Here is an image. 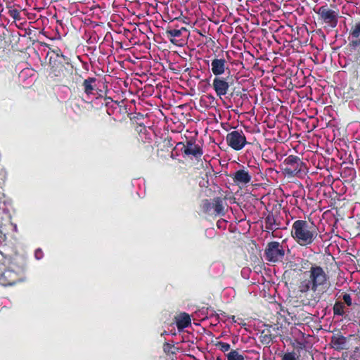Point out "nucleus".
Returning a JSON list of instances; mask_svg holds the SVG:
<instances>
[{
	"label": "nucleus",
	"mask_w": 360,
	"mask_h": 360,
	"mask_svg": "<svg viewBox=\"0 0 360 360\" xmlns=\"http://www.w3.org/2000/svg\"><path fill=\"white\" fill-rule=\"evenodd\" d=\"M330 277L323 267L316 264L302 274L297 288L300 303L304 306L315 307L329 285Z\"/></svg>",
	"instance_id": "f257e3e1"
},
{
	"label": "nucleus",
	"mask_w": 360,
	"mask_h": 360,
	"mask_svg": "<svg viewBox=\"0 0 360 360\" xmlns=\"http://www.w3.org/2000/svg\"><path fill=\"white\" fill-rule=\"evenodd\" d=\"M318 234L319 229L312 221L298 219L292 224L291 236L301 246L311 245L316 239Z\"/></svg>",
	"instance_id": "f03ea898"
},
{
	"label": "nucleus",
	"mask_w": 360,
	"mask_h": 360,
	"mask_svg": "<svg viewBox=\"0 0 360 360\" xmlns=\"http://www.w3.org/2000/svg\"><path fill=\"white\" fill-rule=\"evenodd\" d=\"M26 269V260L24 257L18 256L13 258L8 267L3 271L0 276L1 284L9 286L24 281Z\"/></svg>",
	"instance_id": "7ed1b4c3"
},
{
	"label": "nucleus",
	"mask_w": 360,
	"mask_h": 360,
	"mask_svg": "<svg viewBox=\"0 0 360 360\" xmlns=\"http://www.w3.org/2000/svg\"><path fill=\"white\" fill-rule=\"evenodd\" d=\"M282 172L288 178H304L307 172V164L297 155H290L287 156L282 163Z\"/></svg>",
	"instance_id": "20e7f679"
},
{
	"label": "nucleus",
	"mask_w": 360,
	"mask_h": 360,
	"mask_svg": "<svg viewBox=\"0 0 360 360\" xmlns=\"http://www.w3.org/2000/svg\"><path fill=\"white\" fill-rule=\"evenodd\" d=\"M318 15V22L323 25L324 28L334 29L337 27L340 18V11L336 6L325 4L314 9Z\"/></svg>",
	"instance_id": "39448f33"
},
{
	"label": "nucleus",
	"mask_w": 360,
	"mask_h": 360,
	"mask_svg": "<svg viewBox=\"0 0 360 360\" xmlns=\"http://www.w3.org/2000/svg\"><path fill=\"white\" fill-rule=\"evenodd\" d=\"M226 198L214 197L212 200H202L200 203V209L208 215L224 216L226 214Z\"/></svg>",
	"instance_id": "423d86ee"
},
{
	"label": "nucleus",
	"mask_w": 360,
	"mask_h": 360,
	"mask_svg": "<svg viewBox=\"0 0 360 360\" xmlns=\"http://www.w3.org/2000/svg\"><path fill=\"white\" fill-rule=\"evenodd\" d=\"M285 257L283 245L278 241H271L267 243L264 250V257L269 262L276 263L282 262Z\"/></svg>",
	"instance_id": "0eeeda50"
},
{
	"label": "nucleus",
	"mask_w": 360,
	"mask_h": 360,
	"mask_svg": "<svg viewBox=\"0 0 360 360\" xmlns=\"http://www.w3.org/2000/svg\"><path fill=\"white\" fill-rule=\"evenodd\" d=\"M226 141L230 148L237 151L242 150L247 144H249L242 130H233L228 133Z\"/></svg>",
	"instance_id": "6e6552de"
},
{
	"label": "nucleus",
	"mask_w": 360,
	"mask_h": 360,
	"mask_svg": "<svg viewBox=\"0 0 360 360\" xmlns=\"http://www.w3.org/2000/svg\"><path fill=\"white\" fill-rule=\"evenodd\" d=\"M177 146H181V150L186 156H193L195 159H199L203 154L202 148L195 143V141L193 139L188 140L186 143L182 142H179L176 143L175 148Z\"/></svg>",
	"instance_id": "1a4fd4ad"
},
{
	"label": "nucleus",
	"mask_w": 360,
	"mask_h": 360,
	"mask_svg": "<svg viewBox=\"0 0 360 360\" xmlns=\"http://www.w3.org/2000/svg\"><path fill=\"white\" fill-rule=\"evenodd\" d=\"M230 80L232 81V78L229 77L224 78L219 76L214 78L212 86L217 96L221 98L228 93L230 84L232 83Z\"/></svg>",
	"instance_id": "9d476101"
},
{
	"label": "nucleus",
	"mask_w": 360,
	"mask_h": 360,
	"mask_svg": "<svg viewBox=\"0 0 360 360\" xmlns=\"http://www.w3.org/2000/svg\"><path fill=\"white\" fill-rule=\"evenodd\" d=\"M211 71L215 77H219L226 71L230 74L229 65L227 60L224 58L215 57L211 62Z\"/></svg>",
	"instance_id": "9b49d317"
},
{
	"label": "nucleus",
	"mask_w": 360,
	"mask_h": 360,
	"mask_svg": "<svg viewBox=\"0 0 360 360\" xmlns=\"http://www.w3.org/2000/svg\"><path fill=\"white\" fill-rule=\"evenodd\" d=\"M352 338H355V335H351L348 338L340 335H333L331 337L330 345L337 351L349 349L350 345L348 340Z\"/></svg>",
	"instance_id": "f8f14e48"
},
{
	"label": "nucleus",
	"mask_w": 360,
	"mask_h": 360,
	"mask_svg": "<svg viewBox=\"0 0 360 360\" xmlns=\"http://www.w3.org/2000/svg\"><path fill=\"white\" fill-rule=\"evenodd\" d=\"M184 32H187L186 27H181L180 29H176L173 24L169 25L165 30L166 37L173 44H176Z\"/></svg>",
	"instance_id": "ddd939ff"
},
{
	"label": "nucleus",
	"mask_w": 360,
	"mask_h": 360,
	"mask_svg": "<svg viewBox=\"0 0 360 360\" xmlns=\"http://www.w3.org/2000/svg\"><path fill=\"white\" fill-rule=\"evenodd\" d=\"M231 176L236 185L248 184L252 179L251 175L245 169H238L231 175Z\"/></svg>",
	"instance_id": "4468645a"
},
{
	"label": "nucleus",
	"mask_w": 360,
	"mask_h": 360,
	"mask_svg": "<svg viewBox=\"0 0 360 360\" xmlns=\"http://www.w3.org/2000/svg\"><path fill=\"white\" fill-rule=\"evenodd\" d=\"M265 229L266 231H274L280 229V222L277 221L276 216L273 213H269L264 218Z\"/></svg>",
	"instance_id": "2eb2a0df"
},
{
	"label": "nucleus",
	"mask_w": 360,
	"mask_h": 360,
	"mask_svg": "<svg viewBox=\"0 0 360 360\" xmlns=\"http://www.w3.org/2000/svg\"><path fill=\"white\" fill-rule=\"evenodd\" d=\"M175 319L176 325L179 330H182L191 324L190 316L185 312L181 313L179 316L175 317Z\"/></svg>",
	"instance_id": "dca6fc26"
},
{
	"label": "nucleus",
	"mask_w": 360,
	"mask_h": 360,
	"mask_svg": "<svg viewBox=\"0 0 360 360\" xmlns=\"http://www.w3.org/2000/svg\"><path fill=\"white\" fill-rule=\"evenodd\" d=\"M96 77H88L83 81L82 86L86 95L94 94V91L96 89Z\"/></svg>",
	"instance_id": "f3484780"
},
{
	"label": "nucleus",
	"mask_w": 360,
	"mask_h": 360,
	"mask_svg": "<svg viewBox=\"0 0 360 360\" xmlns=\"http://www.w3.org/2000/svg\"><path fill=\"white\" fill-rule=\"evenodd\" d=\"M348 47L350 52L349 56L352 55L358 56V55H360V38H352V39H349Z\"/></svg>",
	"instance_id": "a211bd4d"
},
{
	"label": "nucleus",
	"mask_w": 360,
	"mask_h": 360,
	"mask_svg": "<svg viewBox=\"0 0 360 360\" xmlns=\"http://www.w3.org/2000/svg\"><path fill=\"white\" fill-rule=\"evenodd\" d=\"M275 336L271 334L269 328H266L261 332L259 340L262 344L269 345L274 340Z\"/></svg>",
	"instance_id": "6ab92c4d"
},
{
	"label": "nucleus",
	"mask_w": 360,
	"mask_h": 360,
	"mask_svg": "<svg viewBox=\"0 0 360 360\" xmlns=\"http://www.w3.org/2000/svg\"><path fill=\"white\" fill-rule=\"evenodd\" d=\"M354 58L356 59V61L352 62L349 71L354 78L358 79L360 77V62H358L359 56H354Z\"/></svg>",
	"instance_id": "aec40b11"
},
{
	"label": "nucleus",
	"mask_w": 360,
	"mask_h": 360,
	"mask_svg": "<svg viewBox=\"0 0 360 360\" xmlns=\"http://www.w3.org/2000/svg\"><path fill=\"white\" fill-rule=\"evenodd\" d=\"M227 360H245V356L238 349H231L225 354Z\"/></svg>",
	"instance_id": "412c9836"
},
{
	"label": "nucleus",
	"mask_w": 360,
	"mask_h": 360,
	"mask_svg": "<svg viewBox=\"0 0 360 360\" xmlns=\"http://www.w3.org/2000/svg\"><path fill=\"white\" fill-rule=\"evenodd\" d=\"M345 303L336 302L333 308L334 315L342 316L345 314Z\"/></svg>",
	"instance_id": "4be33fe9"
},
{
	"label": "nucleus",
	"mask_w": 360,
	"mask_h": 360,
	"mask_svg": "<svg viewBox=\"0 0 360 360\" xmlns=\"http://www.w3.org/2000/svg\"><path fill=\"white\" fill-rule=\"evenodd\" d=\"M56 53V60L61 64L62 66L65 65L70 64V58L66 56H64L60 49L55 51Z\"/></svg>",
	"instance_id": "5701e85b"
},
{
	"label": "nucleus",
	"mask_w": 360,
	"mask_h": 360,
	"mask_svg": "<svg viewBox=\"0 0 360 360\" xmlns=\"http://www.w3.org/2000/svg\"><path fill=\"white\" fill-rule=\"evenodd\" d=\"M349 35L351 38L360 37V22L352 26Z\"/></svg>",
	"instance_id": "b1692460"
},
{
	"label": "nucleus",
	"mask_w": 360,
	"mask_h": 360,
	"mask_svg": "<svg viewBox=\"0 0 360 360\" xmlns=\"http://www.w3.org/2000/svg\"><path fill=\"white\" fill-rule=\"evenodd\" d=\"M215 346L220 350L222 352L227 354L226 352H228L230 349H231V345L227 343V342H221V341H219V342H217L216 344H215Z\"/></svg>",
	"instance_id": "393cba45"
},
{
	"label": "nucleus",
	"mask_w": 360,
	"mask_h": 360,
	"mask_svg": "<svg viewBox=\"0 0 360 360\" xmlns=\"http://www.w3.org/2000/svg\"><path fill=\"white\" fill-rule=\"evenodd\" d=\"M163 350L167 354H175L177 349L168 342H165L163 345Z\"/></svg>",
	"instance_id": "a878e982"
},
{
	"label": "nucleus",
	"mask_w": 360,
	"mask_h": 360,
	"mask_svg": "<svg viewBox=\"0 0 360 360\" xmlns=\"http://www.w3.org/2000/svg\"><path fill=\"white\" fill-rule=\"evenodd\" d=\"M281 360H297L294 352L285 353Z\"/></svg>",
	"instance_id": "bb28decb"
},
{
	"label": "nucleus",
	"mask_w": 360,
	"mask_h": 360,
	"mask_svg": "<svg viewBox=\"0 0 360 360\" xmlns=\"http://www.w3.org/2000/svg\"><path fill=\"white\" fill-rule=\"evenodd\" d=\"M342 299L344 302L348 306L350 307L352 305V300L351 295L348 293H345L342 296Z\"/></svg>",
	"instance_id": "cd10ccee"
},
{
	"label": "nucleus",
	"mask_w": 360,
	"mask_h": 360,
	"mask_svg": "<svg viewBox=\"0 0 360 360\" xmlns=\"http://www.w3.org/2000/svg\"><path fill=\"white\" fill-rule=\"evenodd\" d=\"M202 37L205 39L204 44L205 45L210 46L214 44L215 42L211 37L202 35Z\"/></svg>",
	"instance_id": "c85d7f7f"
},
{
	"label": "nucleus",
	"mask_w": 360,
	"mask_h": 360,
	"mask_svg": "<svg viewBox=\"0 0 360 360\" xmlns=\"http://www.w3.org/2000/svg\"><path fill=\"white\" fill-rule=\"evenodd\" d=\"M172 138L167 137V138L165 139V140L163 141L164 146L167 148H172L173 144H172Z\"/></svg>",
	"instance_id": "c756f323"
},
{
	"label": "nucleus",
	"mask_w": 360,
	"mask_h": 360,
	"mask_svg": "<svg viewBox=\"0 0 360 360\" xmlns=\"http://www.w3.org/2000/svg\"><path fill=\"white\" fill-rule=\"evenodd\" d=\"M11 15L14 18L17 19L18 18L20 13L19 11L16 9H14L13 11H11Z\"/></svg>",
	"instance_id": "7c9ffc66"
},
{
	"label": "nucleus",
	"mask_w": 360,
	"mask_h": 360,
	"mask_svg": "<svg viewBox=\"0 0 360 360\" xmlns=\"http://www.w3.org/2000/svg\"><path fill=\"white\" fill-rule=\"evenodd\" d=\"M41 255H42V251L40 249H38L35 251V257H37V259H40Z\"/></svg>",
	"instance_id": "2f4dec72"
},
{
	"label": "nucleus",
	"mask_w": 360,
	"mask_h": 360,
	"mask_svg": "<svg viewBox=\"0 0 360 360\" xmlns=\"http://www.w3.org/2000/svg\"><path fill=\"white\" fill-rule=\"evenodd\" d=\"M208 97H209V98L212 99V101L214 100V97L213 96L210 95Z\"/></svg>",
	"instance_id": "473e14b6"
},
{
	"label": "nucleus",
	"mask_w": 360,
	"mask_h": 360,
	"mask_svg": "<svg viewBox=\"0 0 360 360\" xmlns=\"http://www.w3.org/2000/svg\"><path fill=\"white\" fill-rule=\"evenodd\" d=\"M359 352V347H356L355 349H354V352Z\"/></svg>",
	"instance_id": "72a5a7b5"
},
{
	"label": "nucleus",
	"mask_w": 360,
	"mask_h": 360,
	"mask_svg": "<svg viewBox=\"0 0 360 360\" xmlns=\"http://www.w3.org/2000/svg\"><path fill=\"white\" fill-rule=\"evenodd\" d=\"M216 360H225V359L218 356V357H217Z\"/></svg>",
	"instance_id": "f704fd0d"
},
{
	"label": "nucleus",
	"mask_w": 360,
	"mask_h": 360,
	"mask_svg": "<svg viewBox=\"0 0 360 360\" xmlns=\"http://www.w3.org/2000/svg\"><path fill=\"white\" fill-rule=\"evenodd\" d=\"M198 33L200 34V35L202 37V35H204V34H203V33H202L200 31H198Z\"/></svg>",
	"instance_id": "c9c22d12"
},
{
	"label": "nucleus",
	"mask_w": 360,
	"mask_h": 360,
	"mask_svg": "<svg viewBox=\"0 0 360 360\" xmlns=\"http://www.w3.org/2000/svg\"><path fill=\"white\" fill-rule=\"evenodd\" d=\"M304 262L305 264H307L309 263V261L308 260H304Z\"/></svg>",
	"instance_id": "e433bc0d"
},
{
	"label": "nucleus",
	"mask_w": 360,
	"mask_h": 360,
	"mask_svg": "<svg viewBox=\"0 0 360 360\" xmlns=\"http://www.w3.org/2000/svg\"><path fill=\"white\" fill-rule=\"evenodd\" d=\"M174 27H175L176 29H180V27H179V26H178V25H174Z\"/></svg>",
	"instance_id": "4c0bfd02"
},
{
	"label": "nucleus",
	"mask_w": 360,
	"mask_h": 360,
	"mask_svg": "<svg viewBox=\"0 0 360 360\" xmlns=\"http://www.w3.org/2000/svg\"><path fill=\"white\" fill-rule=\"evenodd\" d=\"M171 157H172V158H174L173 152H172Z\"/></svg>",
	"instance_id": "58836bf2"
},
{
	"label": "nucleus",
	"mask_w": 360,
	"mask_h": 360,
	"mask_svg": "<svg viewBox=\"0 0 360 360\" xmlns=\"http://www.w3.org/2000/svg\"><path fill=\"white\" fill-rule=\"evenodd\" d=\"M266 326L269 327V328H271L272 327V326H270V325H266Z\"/></svg>",
	"instance_id": "ea45409f"
}]
</instances>
